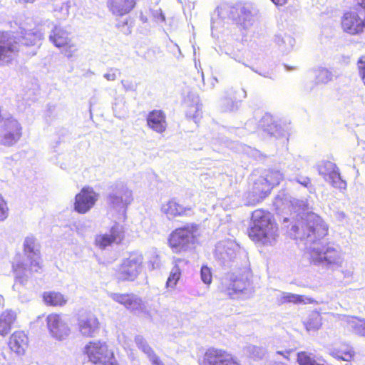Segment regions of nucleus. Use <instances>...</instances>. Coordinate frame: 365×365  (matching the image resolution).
Segmentation results:
<instances>
[{
  "label": "nucleus",
  "mask_w": 365,
  "mask_h": 365,
  "mask_svg": "<svg viewBox=\"0 0 365 365\" xmlns=\"http://www.w3.org/2000/svg\"><path fill=\"white\" fill-rule=\"evenodd\" d=\"M293 212L283 222H291L289 235L304 243L310 262L322 268L334 269L342 266L343 257L340 248L333 243L324 244L321 240L327 235L328 226L318 215L308 212L307 201L295 198L284 199V203Z\"/></svg>",
  "instance_id": "obj_1"
},
{
  "label": "nucleus",
  "mask_w": 365,
  "mask_h": 365,
  "mask_svg": "<svg viewBox=\"0 0 365 365\" xmlns=\"http://www.w3.org/2000/svg\"><path fill=\"white\" fill-rule=\"evenodd\" d=\"M257 10L252 4L237 2L235 4H222L217 7L211 19L212 29L215 26V16L225 21H231L238 26L248 29L252 26Z\"/></svg>",
  "instance_id": "obj_2"
},
{
  "label": "nucleus",
  "mask_w": 365,
  "mask_h": 365,
  "mask_svg": "<svg viewBox=\"0 0 365 365\" xmlns=\"http://www.w3.org/2000/svg\"><path fill=\"white\" fill-rule=\"evenodd\" d=\"M277 227L272 220L269 212L257 210L252 214L249 237L263 245H272L277 237Z\"/></svg>",
  "instance_id": "obj_3"
},
{
  "label": "nucleus",
  "mask_w": 365,
  "mask_h": 365,
  "mask_svg": "<svg viewBox=\"0 0 365 365\" xmlns=\"http://www.w3.org/2000/svg\"><path fill=\"white\" fill-rule=\"evenodd\" d=\"M43 38L40 31H26L20 38L8 32H0V64L8 63L20 51V43L24 46L37 45Z\"/></svg>",
  "instance_id": "obj_4"
},
{
  "label": "nucleus",
  "mask_w": 365,
  "mask_h": 365,
  "mask_svg": "<svg viewBox=\"0 0 365 365\" xmlns=\"http://www.w3.org/2000/svg\"><path fill=\"white\" fill-rule=\"evenodd\" d=\"M24 252V259L16 264L15 269L16 282L14 287L17 285V282L24 284L26 281L25 277H28V273L36 272L41 268L39 250L34 236L29 235L25 238Z\"/></svg>",
  "instance_id": "obj_5"
},
{
  "label": "nucleus",
  "mask_w": 365,
  "mask_h": 365,
  "mask_svg": "<svg viewBox=\"0 0 365 365\" xmlns=\"http://www.w3.org/2000/svg\"><path fill=\"white\" fill-rule=\"evenodd\" d=\"M284 178V175L279 170L269 169L264 176H260L255 182L252 194L255 197L253 202L250 203L252 205L262 200L270 192L271 190L276 185H279Z\"/></svg>",
  "instance_id": "obj_6"
},
{
  "label": "nucleus",
  "mask_w": 365,
  "mask_h": 365,
  "mask_svg": "<svg viewBox=\"0 0 365 365\" xmlns=\"http://www.w3.org/2000/svg\"><path fill=\"white\" fill-rule=\"evenodd\" d=\"M22 136V126L13 116L0 115V144L11 147L19 142Z\"/></svg>",
  "instance_id": "obj_7"
},
{
  "label": "nucleus",
  "mask_w": 365,
  "mask_h": 365,
  "mask_svg": "<svg viewBox=\"0 0 365 365\" xmlns=\"http://www.w3.org/2000/svg\"><path fill=\"white\" fill-rule=\"evenodd\" d=\"M132 192L123 183H118L110 188L106 195V203L110 209L124 212L132 202Z\"/></svg>",
  "instance_id": "obj_8"
},
{
  "label": "nucleus",
  "mask_w": 365,
  "mask_h": 365,
  "mask_svg": "<svg viewBox=\"0 0 365 365\" xmlns=\"http://www.w3.org/2000/svg\"><path fill=\"white\" fill-rule=\"evenodd\" d=\"M143 256L141 253L135 252L123 259L116 272L118 279L121 281L135 280L142 270Z\"/></svg>",
  "instance_id": "obj_9"
},
{
  "label": "nucleus",
  "mask_w": 365,
  "mask_h": 365,
  "mask_svg": "<svg viewBox=\"0 0 365 365\" xmlns=\"http://www.w3.org/2000/svg\"><path fill=\"white\" fill-rule=\"evenodd\" d=\"M85 352L93 364L115 365L116 363L113 353L108 349L105 343L100 341L89 342L85 346Z\"/></svg>",
  "instance_id": "obj_10"
},
{
  "label": "nucleus",
  "mask_w": 365,
  "mask_h": 365,
  "mask_svg": "<svg viewBox=\"0 0 365 365\" xmlns=\"http://www.w3.org/2000/svg\"><path fill=\"white\" fill-rule=\"evenodd\" d=\"M195 226L187 225L175 229L168 238V242L174 252L187 250L193 244Z\"/></svg>",
  "instance_id": "obj_11"
},
{
  "label": "nucleus",
  "mask_w": 365,
  "mask_h": 365,
  "mask_svg": "<svg viewBox=\"0 0 365 365\" xmlns=\"http://www.w3.org/2000/svg\"><path fill=\"white\" fill-rule=\"evenodd\" d=\"M240 246L234 241L219 242L215 247V257L222 264L226 265L236 258Z\"/></svg>",
  "instance_id": "obj_12"
},
{
  "label": "nucleus",
  "mask_w": 365,
  "mask_h": 365,
  "mask_svg": "<svg viewBox=\"0 0 365 365\" xmlns=\"http://www.w3.org/2000/svg\"><path fill=\"white\" fill-rule=\"evenodd\" d=\"M201 365H240L228 352L215 348L207 350Z\"/></svg>",
  "instance_id": "obj_13"
},
{
  "label": "nucleus",
  "mask_w": 365,
  "mask_h": 365,
  "mask_svg": "<svg viewBox=\"0 0 365 365\" xmlns=\"http://www.w3.org/2000/svg\"><path fill=\"white\" fill-rule=\"evenodd\" d=\"M98 194L94 192L93 189L89 187H83L81 192L76 195L74 210L81 214L88 212L98 200Z\"/></svg>",
  "instance_id": "obj_14"
},
{
  "label": "nucleus",
  "mask_w": 365,
  "mask_h": 365,
  "mask_svg": "<svg viewBox=\"0 0 365 365\" xmlns=\"http://www.w3.org/2000/svg\"><path fill=\"white\" fill-rule=\"evenodd\" d=\"M46 322L49 333L53 338L63 340L69 335L70 329L60 315L49 314L46 318Z\"/></svg>",
  "instance_id": "obj_15"
},
{
  "label": "nucleus",
  "mask_w": 365,
  "mask_h": 365,
  "mask_svg": "<svg viewBox=\"0 0 365 365\" xmlns=\"http://www.w3.org/2000/svg\"><path fill=\"white\" fill-rule=\"evenodd\" d=\"M341 26L344 31L352 35L359 34L365 29V21L356 12H347L343 16Z\"/></svg>",
  "instance_id": "obj_16"
},
{
  "label": "nucleus",
  "mask_w": 365,
  "mask_h": 365,
  "mask_svg": "<svg viewBox=\"0 0 365 365\" xmlns=\"http://www.w3.org/2000/svg\"><path fill=\"white\" fill-rule=\"evenodd\" d=\"M123 237V227L119 224H115L108 233L98 235L95 241L97 246L104 249L113 242L119 243Z\"/></svg>",
  "instance_id": "obj_17"
},
{
  "label": "nucleus",
  "mask_w": 365,
  "mask_h": 365,
  "mask_svg": "<svg viewBox=\"0 0 365 365\" xmlns=\"http://www.w3.org/2000/svg\"><path fill=\"white\" fill-rule=\"evenodd\" d=\"M78 329L83 336L93 337L99 329L97 317L93 314L81 316L78 319Z\"/></svg>",
  "instance_id": "obj_18"
},
{
  "label": "nucleus",
  "mask_w": 365,
  "mask_h": 365,
  "mask_svg": "<svg viewBox=\"0 0 365 365\" xmlns=\"http://www.w3.org/2000/svg\"><path fill=\"white\" fill-rule=\"evenodd\" d=\"M147 125L153 131L163 133L167 128L166 116L161 110H153L147 116Z\"/></svg>",
  "instance_id": "obj_19"
},
{
  "label": "nucleus",
  "mask_w": 365,
  "mask_h": 365,
  "mask_svg": "<svg viewBox=\"0 0 365 365\" xmlns=\"http://www.w3.org/2000/svg\"><path fill=\"white\" fill-rule=\"evenodd\" d=\"M259 128L270 136L279 138L284 135V130L274 122L273 117L268 113H266L260 120Z\"/></svg>",
  "instance_id": "obj_20"
},
{
  "label": "nucleus",
  "mask_w": 365,
  "mask_h": 365,
  "mask_svg": "<svg viewBox=\"0 0 365 365\" xmlns=\"http://www.w3.org/2000/svg\"><path fill=\"white\" fill-rule=\"evenodd\" d=\"M340 320L344 327L352 333L365 336V320L353 316H342Z\"/></svg>",
  "instance_id": "obj_21"
},
{
  "label": "nucleus",
  "mask_w": 365,
  "mask_h": 365,
  "mask_svg": "<svg viewBox=\"0 0 365 365\" xmlns=\"http://www.w3.org/2000/svg\"><path fill=\"white\" fill-rule=\"evenodd\" d=\"M227 98L225 101L227 103V106L225 108L226 111H232L237 108V103L241 102L243 99L247 97L246 91L240 87H231L227 92Z\"/></svg>",
  "instance_id": "obj_22"
},
{
  "label": "nucleus",
  "mask_w": 365,
  "mask_h": 365,
  "mask_svg": "<svg viewBox=\"0 0 365 365\" xmlns=\"http://www.w3.org/2000/svg\"><path fill=\"white\" fill-rule=\"evenodd\" d=\"M109 10L116 16L128 14L135 6V0H108Z\"/></svg>",
  "instance_id": "obj_23"
},
{
  "label": "nucleus",
  "mask_w": 365,
  "mask_h": 365,
  "mask_svg": "<svg viewBox=\"0 0 365 365\" xmlns=\"http://www.w3.org/2000/svg\"><path fill=\"white\" fill-rule=\"evenodd\" d=\"M161 211L165 213L168 218H170L177 216L187 215L191 212V209L184 207L173 199L162 205Z\"/></svg>",
  "instance_id": "obj_24"
},
{
  "label": "nucleus",
  "mask_w": 365,
  "mask_h": 365,
  "mask_svg": "<svg viewBox=\"0 0 365 365\" xmlns=\"http://www.w3.org/2000/svg\"><path fill=\"white\" fill-rule=\"evenodd\" d=\"M28 338L22 331L14 332L10 337L9 346L18 354H23L27 347Z\"/></svg>",
  "instance_id": "obj_25"
},
{
  "label": "nucleus",
  "mask_w": 365,
  "mask_h": 365,
  "mask_svg": "<svg viewBox=\"0 0 365 365\" xmlns=\"http://www.w3.org/2000/svg\"><path fill=\"white\" fill-rule=\"evenodd\" d=\"M137 346L147 356L152 365H165L141 335L135 337Z\"/></svg>",
  "instance_id": "obj_26"
},
{
  "label": "nucleus",
  "mask_w": 365,
  "mask_h": 365,
  "mask_svg": "<svg viewBox=\"0 0 365 365\" xmlns=\"http://www.w3.org/2000/svg\"><path fill=\"white\" fill-rule=\"evenodd\" d=\"M50 41L58 48L64 46L71 40L69 33L61 26H55L49 36Z\"/></svg>",
  "instance_id": "obj_27"
},
{
  "label": "nucleus",
  "mask_w": 365,
  "mask_h": 365,
  "mask_svg": "<svg viewBox=\"0 0 365 365\" xmlns=\"http://www.w3.org/2000/svg\"><path fill=\"white\" fill-rule=\"evenodd\" d=\"M249 282L244 277H230V282L227 284V291L230 297H234L235 294L243 293L247 290Z\"/></svg>",
  "instance_id": "obj_28"
},
{
  "label": "nucleus",
  "mask_w": 365,
  "mask_h": 365,
  "mask_svg": "<svg viewBox=\"0 0 365 365\" xmlns=\"http://www.w3.org/2000/svg\"><path fill=\"white\" fill-rule=\"evenodd\" d=\"M274 43L282 53H288L294 46L295 39L289 34H279L275 35Z\"/></svg>",
  "instance_id": "obj_29"
},
{
  "label": "nucleus",
  "mask_w": 365,
  "mask_h": 365,
  "mask_svg": "<svg viewBox=\"0 0 365 365\" xmlns=\"http://www.w3.org/2000/svg\"><path fill=\"white\" fill-rule=\"evenodd\" d=\"M277 302L280 304L285 303H293L295 304L312 303L313 300L311 298L304 297L302 295L292 294L289 292H281L277 297Z\"/></svg>",
  "instance_id": "obj_30"
},
{
  "label": "nucleus",
  "mask_w": 365,
  "mask_h": 365,
  "mask_svg": "<svg viewBox=\"0 0 365 365\" xmlns=\"http://www.w3.org/2000/svg\"><path fill=\"white\" fill-rule=\"evenodd\" d=\"M16 318V313L11 310H6L0 315V334L7 335Z\"/></svg>",
  "instance_id": "obj_31"
},
{
  "label": "nucleus",
  "mask_w": 365,
  "mask_h": 365,
  "mask_svg": "<svg viewBox=\"0 0 365 365\" xmlns=\"http://www.w3.org/2000/svg\"><path fill=\"white\" fill-rule=\"evenodd\" d=\"M185 103L187 107L186 116L188 118L192 119L196 123L201 114V105L199 104L198 97H193L190 103L188 99H187Z\"/></svg>",
  "instance_id": "obj_32"
},
{
  "label": "nucleus",
  "mask_w": 365,
  "mask_h": 365,
  "mask_svg": "<svg viewBox=\"0 0 365 365\" xmlns=\"http://www.w3.org/2000/svg\"><path fill=\"white\" fill-rule=\"evenodd\" d=\"M43 302L50 306H63L67 299L60 292H46L43 294Z\"/></svg>",
  "instance_id": "obj_33"
},
{
  "label": "nucleus",
  "mask_w": 365,
  "mask_h": 365,
  "mask_svg": "<svg viewBox=\"0 0 365 365\" xmlns=\"http://www.w3.org/2000/svg\"><path fill=\"white\" fill-rule=\"evenodd\" d=\"M306 329L308 331H317L322 326V317L318 312H312L304 322Z\"/></svg>",
  "instance_id": "obj_34"
},
{
  "label": "nucleus",
  "mask_w": 365,
  "mask_h": 365,
  "mask_svg": "<svg viewBox=\"0 0 365 365\" xmlns=\"http://www.w3.org/2000/svg\"><path fill=\"white\" fill-rule=\"evenodd\" d=\"M319 174L322 175L326 181L330 178L332 174L335 173L339 169L336 164L330 161H322L317 167Z\"/></svg>",
  "instance_id": "obj_35"
},
{
  "label": "nucleus",
  "mask_w": 365,
  "mask_h": 365,
  "mask_svg": "<svg viewBox=\"0 0 365 365\" xmlns=\"http://www.w3.org/2000/svg\"><path fill=\"white\" fill-rule=\"evenodd\" d=\"M125 308L135 314L146 312V307L142 299L133 294H131Z\"/></svg>",
  "instance_id": "obj_36"
},
{
  "label": "nucleus",
  "mask_w": 365,
  "mask_h": 365,
  "mask_svg": "<svg viewBox=\"0 0 365 365\" xmlns=\"http://www.w3.org/2000/svg\"><path fill=\"white\" fill-rule=\"evenodd\" d=\"M289 180L291 182H295L303 187L307 188L310 192L314 190L313 185L311 182V180L307 176L302 175L301 174H296L290 176Z\"/></svg>",
  "instance_id": "obj_37"
},
{
  "label": "nucleus",
  "mask_w": 365,
  "mask_h": 365,
  "mask_svg": "<svg viewBox=\"0 0 365 365\" xmlns=\"http://www.w3.org/2000/svg\"><path fill=\"white\" fill-rule=\"evenodd\" d=\"M244 351L255 359H262L265 354V349L261 346L249 344L244 349Z\"/></svg>",
  "instance_id": "obj_38"
},
{
  "label": "nucleus",
  "mask_w": 365,
  "mask_h": 365,
  "mask_svg": "<svg viewBox=\"0 0 365 365\" xmlns=\"http://www.w3.org/2000/svg\"><path fill=\"white\" fill-rule=\"evenodd\" d=\"M327 182L334 187L339 190H345L346 187V182L341 178L339 170L335 173L332 174Z\"/></svg>",
  "instance_id": "obj_39"
},
{
  "label": "nucleus",
  "mask_w": 365,
  "mask_h": 365,
  "mask_svg": "<svg viewBox=\"0 0 365 365\" xmlns=\"http://www.w3.org/2000/svg\"><path fill=\"white\" fill-rule=\"evenodd\" d=\"M332 73L328 69L319 68L316 74V81L317 83L326 84L332 80Z\"/></svg>",
  "instance_id": "obj_40"
},
{
  "label": "nucleus",
  "mask_w": 365,
  "mask_h": 365,
  "mask_svg": "<svg viewBox=\"0 0 365 365\" xmlns=\"http://www.w3.org/2000/svg\"><path fill=\"white\" fill-rule=\"evenodd\" d=\"M297 361L300 365H324L317 363L310 354L305 351L297 354Z\"/></svg>",
  "instance_id": "obj_41"
},
{
  "label": "nucleus",
  "mask_w": 365,
  "mask_h": 365,
  "mask_svg": "<svg viewBox=\"0 0 365 365\" xmlns=\"http://www.w3.org/2000/svg\"><path fill=\"white\" fill-rule=\"evenodd\" d=\"M180 277V270L178 266H175L172 269L170 276L167 280V286L168 287L173 288L176 285L178 281L179 280Z\"/></svg>",
  "instance_id": "obj_42"
},
{
  "label": "nucleus",
  "mask_w": 365,
  "mask_h": 365,
  "mask_svg": "<svg viewBox=\"0 0 365 365\" xmlns=\"http://www.w3.org/2000/svg\"><path fill=\"white\" fill-rule=\"evenodd\" d=\"M130 295L131 294L108 292V296L110 298H111L113 301L124 305L125 307H126V305L128 303Z\"/></svg>",
  "instance_id": "obj_43"
},
{
  "label": "nucleus",
  "mask_w": 365,
  "mask_h": 365,
  "mask_svg": "<svg viewBox=\"0 0 365 365\" xmlns=\"http://www.w3.org/2000/svg\"><path fill=\"white\" fill-rule=\"evenodd\" d=\"M121 84L125 92H135L138 88V83L133 79H123Z\"/></svg>",
  "instance_id": "obj_44"
},
{
  "label": "nucleus",
  "mask_w": 365,
  "mask_h": 365,
  "mask_svg": "<svg viewBox=\"0 0 365 365\" xmlns=\"http://www.w3.org/2000/svg\"><path fill=\"white\" fill-rule=\"evenodd\" d=\"M9 216V208L6 202L0 195V222L5 220Z\"/></svg>",
  "instance_id": "obj_45"
},
{
  "label": "nucleus",
  "mask_w": 365,
  "mask_h": 365,
  "mask_svg": "<svg viewBox=\"0 0 365 365\" xmlns=\"http://www.w3.org/2000/svg\"><path fill=\"white\" fill-rule=\"evenodd\" d=\"M202 281L207 284H210L212 281V273L210 269L207 266H202L200 270Z\"/></svg>",
  "instance_id": "obj_46"
},
{
  "label": "nucleus",
  "mask_w": 365,
  "mask_h": 365,
  "mask_svg": "<svg viewBox=\"0 0 365 365\" xmlns=\"http://www.w3.org/2000/svg\"><path fill=\"white\" fill-rule=\"evenodd\" d=\"M120 72L118 68H110L108 69V72L103 75V77L107 81H113L117 78L118 75H120Z\"/></svg>",
  "instance_id": "obj_47"
},
{
  "label": "nucleus",
  "mask_w": 365,
  "mask_h": 365,
  "mask_svg": "<svg viewBox=\"0 0 365 365\" xmlns=\"http://www.w3.org/2000/svg\"><path fill=\"white\" fill-rule=\"evenodd\" d=\"M63 47H65L64 54L68 58L72 57L73 53L78 50L76 45L71 43V40L68 41V43L65 45Z\"/></svg>",
  "instance_id": "obj_48"
},
{
  "label": "nucleus",
  "mask_w": 365,
  "mask_h": 365,
  "mask_svg": "<svg viewBox=\"0 0 365 365\" xmlns=\"http://www.w3.org/2000/svg\"><path fill=\"white\" fill-rule=\"evenodd\" d=\"M357 66L359 75L365 85V56H361L359 58L357 62Z\"/></svg>",
  "instance_id": "obj_49"
},
{
  "label": "nucleus",
  "mask_w": 365,
  "mask_h": 365,
  "mask_svg": "<svg viewBox=\"0 0 365 365\" xmlns=\"http://www.w3.org/2000/svg\"><path fill=\"white\" fill-rule=\"evenodd\" d=\"M353 356H354V351H352L351 350L346 351L341 354H339L338 353H336L335 354V357L336 359L343 360V361H346L348 362L345 365H351V364L350 363V361L351 360Z\"/></svg>",
  "instance_id": "obj_50"
},
{
  "label": "nucleus",
  "mask_w": 365,
  "mask_h": 365,
  "mask_svg": "<svg viewBox=\"0 0 365 365\" xmlns=\"http://www.w3.org/2000/svg\"><path fill=\"white\" fill-rule=\"evenodd\" d=\"M154 16L156 19L157 21L163 22L165 20V15L163 14L160 9L155 11Z\"/></svg>",
  "instance_id": "obj_51"
},
{
  "label": "nucleus",
  "mask_w": 365,
  "mask_h": 365,
  "mask_svg": "<svg viewBox=\"0 0 365 365\" xmlns=\"http://www.w3.org/2000/svg\"><path fill=\"white\" fill-rule=\"evenodd\" d=\"M277 6H284L287 3L288 0H270Z\"/></svg>",
  "instance_id": "obj_52"
},
{
  "label": "nucleus",
  "mask_w": 365,
  "mask_h": 365,
  "mask_svg": "<svg viewBox=\"0 0 365 365\" xmlns=\"http://www.w3.org/2000/svg\"><path fill=\"white\" fill-rule=\"evenodd\" d=\"M63 10H65V14L64 15H67L68 14V6L67 4H64V3H61V5L59 6V11H62Z\"/></svg>",
  "instance_id": "obj_53"
},
{
  "label": "nucleus",
  "mask_w": 365,
  "mask_h": 365,
  "mask_svg": "<svg viewBox=\"0 0 365 365\" xmlns=\"http://www.w3.org/2000/svg\"><path fill=\"white\" fill-rule=\"evenodd\" d=\"M336 215H337V217L340 220H342V219L345 218V217H346L345 213L343 212H337Z\"/></svg>",
  "instance_id": "obj_54"
},
{
  "label": "nucleus",
  "mask_w": 365,
  "mask_h": 365,
  "mask_svg": "<svg viewBox=\"0 0 365 365\" xmlns=\"http://www.w3.org/2000/svg\"><path fill=\"white\" fill-rule=\"evenodd\" d=\"M290 353V351H285L284 352V351H277V354H280V355H282L284 357L287 358V356L285 355V354H289Z\"/></svg>",
  "instance_id": "obj_55"
},
{
  "label": "nucleus",
  "mask_w": 365,
  "mask_h": 365,
  "mask_svg": "<svg viewBox=\"0 0 365 365\" xmlns=\"http://www.w3.org/2000/svg\"><path fill=\"white\" fill-rule=\"evenodd\" d=\"M344 274L345 277H349L352 275V272H351L349 270H346V271L344 272Z\"/></svg>",
  "instance_id": "obj_56"
},
{
  "label": "nucleus",
  "mask_w": 365,
  "mask_h": 365,
  "mask_svg": "<svg viewBox=\"0 0 365 365\" xmlns=\"http://www.w3.org/2000/svg\"><path fill=\"white\" fill-rule=\"evenodd\" d=\"M357 4L361 7L365 8V0H358Z\"/></svg>",
  "instance_id": "obj_57"
},
{
  "label": "nucleus",
  "mask_w": 365,
  "mask_h": 365,
  "mask_svg": "<svg viewBox=\"0 0 365 365\" xmlns=\"http://www.w3.org/2000/svg\"><path fill=\"white\" fill-rule=\"evenodd\" d=\"M284 66L287 71H293L296 69V67H291L287 65H285Z\"/></svg>",
  "instance_id": "obj_58"
},
{
  "label": "nucleus",
  "mask_w": 365,
  "mask_h": 365,
  "mask_svg": "<svg viewBox=\"0 0 365 365\" xmlns=\"http://www.w3.org/2000/svg\"><path fill=\"white\" fill-rule=\"evenodd\" d=\"M140 19H141V21H143V22L147 21V18H146V17H145L143 15H141V16H140Z\"/></svg>",
  "instance_id": "obj_59"
},
{
  "label": "nucleus",
  "mask_w": 365,
  "mask_h": 365,
  "mask_svg": "<svg viewBox=\"0 0 365 365\" xmlns=\"http://www.w3.org/2000/svg\"><path fill=\"white\" fill-rule=\"evenodd\" d=\"M3 302H4V297L1 295H0V306L1 305Z\"/></svg>",
  "instance_id": "obj_60"
},
{
  "label": "nucleus",
  "mask_w": 365,
  "mask_h": 365,
  "mask_svg": "<svg viewBox=\"0 0 365 365\" xmlns=\"http://www.w3.org/2000/svg\"><path fill=\"white\" fill-rule=\"evenodd\" d=\"M23 1H24L26 3H32L34 1V0H23Z\"/></svg>",
  "instance_id": "obj_61"
},
{
  "label": "nucleus",
  "mask_w": 365,
  "mask_h": 365,
  "mask_svg": "<svg viewBox=\"0 0 365 365\" xmlns=\"http://www.w3.org/2000/svg\"><path fill=\"white\" fill-rule=\"evenodd\" d=\"M276 204H277V206L279 205V198L277 199Z\"/></svg>",
  "instance_id": "obj_62"
},
{
  "label": "nucleus",
  "mask_w": 365,
  "mask_h": 365,
  "mask_svg": "<svg viewBox=\"0 0 365 365\" xmlns=\"http://www.w3.org/2000/svg\"><path fill=\"white\" fill-rule=\"evenodd\" d=\"M232 58H234L235 61H238V62H241V61H240V60L237 59V58H235V57H234V56H233V57H232Z\"/></svg>",
  "instance_id": "obj_63"
},
{
  "label": "nucleus",
  "mask_w": 365,
  "mask_h": 365,
  "mask_svg": "<svg viewBox=\"0 0 365 365\" xmlns=\"http://www.w3.org/2000/svg\"><path fill=\"white\" fill-rule=\"evenodd\" d=\"M175 46L178 48V51H179V52H180V53L181 52H180V48H179L178 45L175 44Z\"/></svg>",
  "instance_id": "obj_64"
}]
</instances>
